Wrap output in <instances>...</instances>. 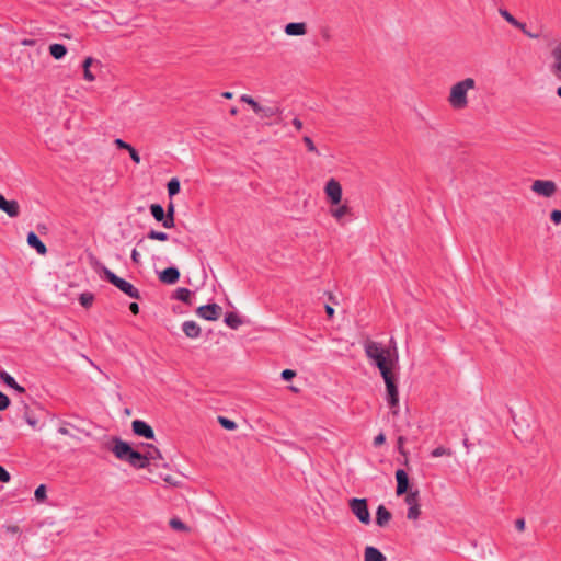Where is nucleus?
Instances as JSON below:
<instances>
[{
    "label": "nucleus",
    "mask_w": 561,
    "mask_h": 561,
    "mask_svg": "<svg viewBox=\"0 0 561 561\" xmlns=\"http://www.w3.org/2000/svg\"><path fill=\"white\" fill-rule=\"evenodd\" d=\"M366 356L374 362L379 369L387 390V401L392 409V414H398L399 392L392 367L398 363V354L392 356L390 350H386L379 343L367 340L364 343Z\"/></svg>",
    "instance_id": "nucleus-1"
},
{
    "label": "nucleus",
    "mask_w": 561,
    "mask_h": 561,
    "mask_svg": "<svg viewBox=\"0 0 561 561\" xmlns=\"http://www.w3.org/2000/svg\"><path fill=\"white\" fill-rule=\"evenodd\" d=\"M366 356L374 362L379 369L387 390V401L392 409V414H398L399 392L392 367L398 363V354L392 356L390 350H386L379 343L367 340L364 343Z\"/></svg>",
    "instance_id": "nucleus-2"
},
{
    "label": "nucleus",
    "mask_w": 561,
    "mask_h": 561,
    "mask_svg": "<svg viewBox=\"0 0 561 561\" xmlns=\"http://www.w3.org/2000/svg\"><path fill=\"white\" fill-rule=\"evenodd\" d=\"M106 448L111 450L117 459L128 462L136 469L150 468V462L147 461V457L133 449L127 442L122 440L119 437H112L111 444H108Z\"/></svg>",
    "instance_id": "nucleus-3"
},
{
    "label": "nucleus",
    "mask_w": 561,
    "mask_h": 561,
    "mask_svg": "<svg viewBox=\"0 0 561 561\" xmlns=\"http://www.w3.org/2000/svg\"><path fill=\"white\" fill-rule=\"evenodd\" d=\"M476 88V81L473 78H466L450 88L448 102L455 110H462L468 106L467 93L469 90Z\"/></svg>",
    "instance_id": "nucleus-4"
},
{
    "label": "nucleus",
    "mask_w": 561,
    "mask_h": 561,
    "mask_svg": "<svg viewBox=\"0 0 561 561\" xmlns=\"http://www.w3.org/2000/svg\"><path fill=\"white\" fill-rule=\"evenodd\" d=\"M100 274L103 278L110 282L112 285L117 287L128 297L134 299H140L139 290L129 282L118 277L115 273H113L110 268L104 265L100 266Z\"/></svg>",
    "instance_id": "nucleus-5"
},
{
    "label": "nucleus",
    "mask_w": 561,
    "mask_h": 561,
    "mask_svg": "<svg viewBox=\"0 0 561 561\" xmlns=\"http://www.w3.org/2000/svg\"><path fill=\"white\" fill-rule=\"evenodd\" d=\"M348 506L352 513L357 517V519L365 525L370 524V513L368 510V504L366 499H351L348 502Z\"/></svg>",
    "instance_id": "nucleus-6"
},
{
    "label": "nucleus",
    "mask_w": 561,
    "mask_h": 561,
    "mask_svg": "<svg viewBox=\"0 0 561 561\" xmlns=\"http://www.w3.org/2000/svg\"><path fill=\"white\" fill-rule=\"evenodd\" d=\"M324 193L331 205H340L342 201V186L339 181L333 178L330 179L324 186Z\"/></svg>",
    "instance_id": "nucleus-7"
},
{
    "label": "nucleus",
    "mask_w": 561,
    "mask_h": 561,
    "mask_svg": "<svg viewBox=\"0 0 561 561\" xmlns=\"http://www.w3.org/2000/svg\"><path fill=\"white\" fill-rule=\"evenodd\" d=\"M531 191L545 197H551L557 192V184L550 180H536L531 184Z\"/></svg>",
    "instance_id": "nucleus-8"
},
{
    "label": "nucleus",
    "mask_w": 561,
    "mask_h": 561,
    "mask_svg": "<svg viewBox=\"0 0 561 561\" xmlns=\"http://www.w3.org/2000/svg\"><path fill=\"white\" fill-rule=\"evenodd\" d=\"M222 308L217 304H208L199 306L196 314L208 321H216L221 314Z\"/></svg>",
    "instance_id": "nucleus-9"
},
{
    "label": "nucleus",
    "mask_w": 561,
    "mask_h": 561,
    "mask_svg": "<svg viewBox=\"0 0 561 561\" xmlns=\"http://www.w3.org/2000/svg\"><path fill=\"white\" fill-rule=\"evenodd\" d=\"M131 430L135 435L147 438L154 439V432L152 427L145 421L135 420L131 423Z\"/></svg>",
    "instance_id": "nucleus-10"
},
{
    "label": "nucleus",
    "mask_w": 561,
    "mask_h": 561,
    "mask_svg": "<svg viewBox=\"0 0 561 561\" xmlns=\"http://www.w3.org/2000/svg\"><path fill=\"white\" fill-rule=\"evenodd\" d=\"M0 209L4 211L9 217L14 218L20 214L19 203L14 199H7L0 194Z\"/></svg>",
    "instance_id": "nucleus-11"
},
{
    "label": "nucleus",
    "mask_w": 561,
    "mask_h": 561,
    "mask_svg": "<svg viewBox=\"0 0 561 561\" xmlns=\"http://www.w3.org/2000/svg\"><path fill=\"white\" fill-rule=\"evenodd\" d=\"M396 480H397V489L396 494L401 496L405 494L409 490V476L403 469H398L396 471Z\"/></svg>",
    "instance_id": "nucleus-12"
},
{
    "label": "nucleus",
    "mask_w": 561,
    "mask_h": 561,
    "mask_svg": "<svg viewBox=\"0 0 561 561\" xmlns=\"http://www.w3.org/2000/svg\"><path fill=\"white\" fill-rule=\"evenodd\" d=\"M179 278L180 271L174 266L167 267L159 273V280L163 284L173 285Z\"/></svg>",
    "instance_id": "nucleus-13"
},
{
    "label": "nucleus",
    "mask_w": 561,
    "mask_h": 561,
    "mask_svg": "<svg viewBox=\"0 0 561 561\" xmlns=\"http://www.w3.org/2000/svg\"><path fill=\"white\" fill-rule=\"evenodd\" d=\"M553 62L550 66L551 72L561 81V42L552 49Z\"/></svg>",
    "instance_id": "nucleus-14"
},
{
    "label": "nucleus",
    "mask_w": 561,
    "mask_h": 561,
    "mask_svg": "<svg viewBox=\"0 0 561 561\" xmlns=\"http://www.w3.org/2000/svg\"><path fill=\"white\" fill-rule=\"evenodd\" d=\"M284 32L288 36H304L307 34V24L305 22H290L285 25Z\"/></svg>",
    "instance_id": "nucleus-15"
},
{
    "label": "nucleus",
    "mask_w": 561,
    "mask_h": 561,
    "mask_svg": "<svg viewBox=\"0 0 561 561\" xmlns=\"http://www.w3.org/2000/svg\"><path fill=\"white\" fill-rule=\"evenodd\" d=\"M391 513L385 505H379L376 511V524L379 527H386L391 520Z\"/></svg>",
    "instance_id": "nucleus-16"
},
{
    "label": "nucleus",
    "mask_w": 561,
    "mask_h": 561,
    "mask_svg": "<svg viewBox=\"0 0 561 561\" xmlns=\"http://www.w3.org/2000/svg\"><path fill=\"white\" fill-rule=\"evenodd\" d=\"M184 334L190 339H197L201 335V327L195 321H185L182 324Z\"/></svg>",
    "instance_id": "nucleus-17"
},
{
    "label": "nucleus",
    "mask_w": 561,
    "mask_h": 561,
    "mask_svg": "<svg viewBox=\"0 0 561 561\" xmlns=\"http://www.w3.org/2000/svg\"><path fill=\"white\" fill-rule=\"evenodd\" d=\"M58 433H60L61 435H67V436H70L71 438H75V439H80V434H83V431L80 430L79 427H77L76 425L71 424V423H64L59 428H58Z\"/></svg>",
    "instance_id": "nucleus-18"
},
{
    "label": "nucleus",
    "mask_w": 561,
    "mask_h": 561,
    "mask_svg": "<svg viewBox=\"0 0 561 561\" xmlns=\"http://www.w3.org/2000/svg\"><path fill=\"white\" fill-rule=\"evenodd\" d=\"M364 557L367 561H387L386 556L373 546H367L365 548Z\"/></svg>",
    "instance_id": "nucleus-19"
},
{
    "label": "nucleus",
    "mask_w": 561,
    "mask_h": 561,
    "mask_svg": "<svg viewBox=\"0 0 561 561\" xmlns=\"http://www.w3.org/2000/svg\"><path fill=\"white\" fill-rule=\"evenodd\" d=\"M146 446L148 447V450L144 455L147 457V461L150 462V467H159V463H152V461L162 460L160 450L151 444H147Z\"/></svg>",
    "instance_id": "nucleus-20"
},
{
    "label": "nucleus",
    "mask_w": 561,
    "mask_h": 561,
    "mask_svg": "<svg viewBox=\"0 0 561 561\" xmlns=\"http://www.w3.org/2000/svg\"><path fill=\"white\" fill-rule=\"evenodd\" d=\"M173 298L192 306V291L187 288L180 287L174 291Z\"/></svg>",
    "instance_id": "nucleus-21"
},
{
    "label": "nucleus",
    "mask_w": 561,
    "mask_h": 561,
    "mask_svg": "<svg viewBox=\"0 0 561 561\" xmlns=\"http://www.w3.org/2000/svg\"><path fill=\"white\" fill-rule=\"evenodd\" d=\"M279 112H280V110H279L278 106H274V105H272V106H263V105H260V107L256 111V114L261 118H270V117H273V116L277 115Z\"/></svg>",
    "instance_id": "nucleus-22"
},
{
    "label": "nucleus",
    "mask_w": 561,
    "mask_h": 561,
    "mask_svg": "<svg viewBox=\"0 0 561 561\" xmlns=\"http://www.w3.org/2000/svg\"><path fill=\"white\" fill-rule=\"evenodd\" d=\"M225 323L233 329V330H237L242 323V319L240 318V316L236 312H228L226 316H225V319H224Z\"/></svg>",
    "instance_id": "nucleus-23"
},
{
    "label": "nucleus",
    "mask_w": 561,
    "mask_h": 561,
    "mask_svg": "<svg viewBox=\"0 0 561 561\" xmlns=\"http://www.w3.org/2000/svg\"><path fill=\"white\" fill-rule=\"evenodd\" d=\"M330 214L333 218H335L337 221H342V219L351 214V208L346 204L340 205L336 208L330 209Z\"/></svg>",
    "instance_id": "nucleus-24"
},
{
    "label": "nucleus",
    "mask_w": 561,
    "mask_h": 561,
    "mask_svg": "<svg viewBox=\"0 0 561 561\" xmlns=\"http://www.w3.org/2000/svg\"><path fill=\"white\" fill-rule=\"evenodd\" d=\"M49 53L55 59H61L67 54V48L62 44H51Z\"/></svg>",
    "instance_id": "nucleus-25"
},
{
    "label": "nucleus",
    "mask_w": 561,
    "mask_h": 561,
    "mask_svg": "<svg viewBox=\"0 0 561 561\" xmlns=\"http://www.w3.org/2000/svg\"><path fill=\"white\" fill-rule=\"evenodd\" d=\"M93 62H98L96 60H94L92 57H88L84 59L83 64H82V67H83V77L85 80L88 81H94L95 77L94 75L91 72L90 70V67Z\"/></svg>",
    "instance_id": "nucleus-26"
},
{
    "label": "nucleus",
    "mask_w": 561,
    "mask_h": 561,
    "mask_svg": "<svg viewBox=\"0 0 561 561\" xmlns=\"http://www.w3.org/2000/svg\"><path fill=\"white\" fill-rule=\"evenodd\" d=\"M167 188H168V194H169L170 197H173L174 195L179 194L180 188H181V184H180L179 179L178 178H172L168 182Z\"/></svg>",
    "instance_id": "nucleus-27"
},
{
    "label": "nucleus",
    "mask_w": 561,
    "mask_h": 561,
    "mask_svg": "<svg viewBox=\"0 0 561 561\" xmlns=\"http://www.w3.org/2000/svg\"><path fill=\"white\" fill-rule=\"evenodd\" d=\"M150 213L157 221L164 219V209L160 204H151Z\"/></svg>",
    "instance_id": "nucleus-28"
},
{
    "label": "nucleus",
    "mask_w": 561,
    "mask_h": 561,
    "mask_svg": "<svg viewBox=\"0 0 561 561\" xmlns=\"http://www.w3.org/2000/svg\"><path fill=\"white\" fill-rule=\"evenodd\" d=\"M147 238L150 240L167 241L169 239V236L163 231L150 230L147 233Z\"/></svg>",
    "instance_id": "nucleus-29"
},
{
    "label": "nucleus",
    "mask_w": 561,
    "mask_h": 561,
    "mask_svg": "<svg viewBox=\"0 0 561 561\" xmlns=\"http://www.w3.org/2000/svg\"><path fill=\"white\" fill-rule=\"evenodd\" d=\"M169 525L172 529L179 531H187L188 527L179 518H171Z\"/></svg>",
    "instance_id": "nucleus-30"
},
{
    "label": "nucleus",
    "mask_w": 561,
    "mask_h": 561,
    "mask_svg": "<svg viewBox=\"0 0 561 561\" xmlns=\"http://www.w3.org/2000/svg\"><path fill=\"white\" fill-rule=\"evenodd\" d=\"M218 422L225 430L234 431L237 428V423L225 416H218Z\"/></svg>",
    "instance_id": "nucleus-31"
},
{
    "label": "nucleus",
    "mask_w": 561,
    "mask_h": 561,
    "mask_svg": "<svg viewBox=\"0 0 561 561\" xmlns=\"http://www.w3.org/2000/svg\"><path fill=\"white\" fill-rule=\"evenodd\" d=\"M93 300H94V296L93 294L91 293H82L79 297V301L80 304L85 307V308H89L92 306L93 304Z\"/></svg>",
    "instance_id": "nucleus-32"
},
{
    "label": "nucleus",
    "mask_w": 561,
    "mask_h": 561,
    "mask_svg": "<svg viewBox=\"0 0 561 561\" xmlns=\"http://www.w3.org/2000/svg\"><path fill=\"white\" fill-rule=\"evenodd\" d=\"M453 451L449 448H446L444 446H438L435 449L432 450L431 456L434 458L442 457V456H451Z\"/></svg>",
    "instance_id": "nucleus-33"
},
{
    "label": "nucleus",
    "mask_w": 561,
    "mask_h": 561,
    "mask_svg": "<svg viewBox=\"0 0 561 561\" xmlns=\"http://www.w3.org/2000/svg\"><path fill=\"white\" fill-rule=\"evenodd\" d=\"M405 503L410 506L420 505L419 491H413L407 494Z\"/></svg>",
    "instance_id": "nucleus-34"
},
{
    "label": "nucleus",
    "mask_w": 561,
    "mask_h": 561,
    "mask_svg": "<svg viewBox=\"0 0 561 561\" xmlns=\"http://www.w3.org/2000/svg\"><path fill=\"white\" fill-rule=\"evenodd\" d=\"M421 515V506L413 505L408 508L407 517L408 519L416 520Z\"/></svg>",
    "instance_id": "nucleus-35"
},
{
    "label": "nucleus",
    "mask_w": 561,
    "mask_h": 561,
    "mask_svg": "<svg viewBox=\"0 0 561 561\" xmlns=\"http://www.w3.org/2000/svg\"><path fill=\"white\" fill-rule=\"evenodd\" d=\"M240 101L249 104L255 113L261 105L259 102H256L252 96L248 94L241 95Z\"/></svg>",
    "instance_id": "nucleus-36"
},
{
    "label": "nucleus",
    "mask_w": 561,
    "mask_h": 561,
    "mask_svg": "<svg viewBox=\"0 0 561 561\" xmlns=\"http://www.w3.org/2000/svg\"><path fill=\"white\" fill-rule=\"evenodd\" d=\"M499 13L511 25L514 26V24L517 23V19H515L507 10L500 8Z\"/></svg>",
    "instance_id": "nucleus-37"
},
{
    "label": "nucleus",
    "mask_w": 561,
    "mask_h": 561,
    "mask_svg": "<svg viewBox=\"0 0 561 561\" xmlns=\"http://www.w3.org/2000/svg\"><path fill=\"white\" fill-rule=\"evenodd\" d=\"M514 27H516V28L520 30V31H522V32H523L527 37H529V38H538V37H539V35H538V34H535V33L529 32V31L526 28V24H525V23H523V22H519L518 20H517V23H516V24H514Z\"/></svg>",
    "instance_id": "nucleus-38"
},
{
    "label": "nucleus",
    "mask_w": 561,
    "mask_h": 561,
    "mask_svg": "<svg viewBox=\"0 0 561 561\" xmlns=\"http://www.w3.org/2000/svg\"><path fill=\"white\" fill-rule=\"evenodd\" d=\"M302 141L305 142V145H306V147H307L308 151L313 152V153H316L317 156H320V152L318 151V149H317V147H316L314 142L312 141V139H311L309 136H305V137L302 138Z\"/></svg>",
    "instance_id": "nucleus-39"
},
{
    "label": "nucleus",
    "mask_w": 561,
    "mask_h": 561,
    "mask_svg": "<svg viewBox=\"0 0 561 561\" xmlns=\"http://www.w3.org/2000/svg\"><path fill=\"white\" fill-rule=\"evenodd\" d=\"M0 377L2 378V380L9 386V387H16V381L15 379L9 375L8 373H1Z\"/></svg>",
    "instance_id": "nucleus-40"
},
{
    "label": "nucleus",
    "mask_w": 561,
    "mask_h": 561,
    "mask_svg": "<svg viewBox=\"0 0 561 561\" xmlns=\"http://www.w3.org/2000/svg\"><path fill=\"white\" fill-rule=\"evenodd\" d=\"M159 222H161L162 226L168 229L173 228L175 225L174 217H172L171 215H165L164 219L160 220Z\"/></svg>",
    "instance_id": "nucleus-41"
},
{
    "label": "nucleus",
    "mask_w": 561,
    "mask_h": 561,
    "mask_svg": "<svg viewBox=\"0 0 561 561\" xmlns=\"http://www.w3.org/2000/svg\"><path fill=\"white\" fill-rule=\"evenodd\" d=\"M10 404V399L7 394L0 391V411L5 410Z\"/></svg>",
    "instance_id": "nucleus-42"
},
{
    "label": "nucleus",
    "mask_w": 561,
    "mask_h": 561,
    "mask_svg": "<svg viewBox=\"0 0 561 561\" xmlns=\"http://www.w3.org/2000/svg\"><path fill=\"white\" fill-rule=\"evenodd\" d=\"M23 409H24V420L26 421L27 424H30L31 426H35V419H33L30 413H28V407L23 403Z\"/></svg>",
    "instance_id": "nucleus-43"
},
{
    "label": "nucleus",
    "mask_w": 561,
    "mask_h": 561,
    "mask_svg": "<svg viewBox=\"0 0 561 561\" xmlns=\"http://www.w3.org/2000/svg\"><path fill=\"white\" fill-rule=\"evenodd\" d=\"M550 219L553 224H561V209H554L550 214Z\"/></svg>",
    "instance_id": "nucleus-44"
},
{
    "label": "nucleus",
    "mask_w": 561,
    "mask_h": 561,
    "mask_svg": "<svg viewBox=\"0 0 561 561\" xmlns=\"http://www.w3.org/2000/svg\"><path fill=\"white\" fill-rule=\"evenodd\" d=\"M46 499V485L41 484L37 486V503L43 502Z\"/></svg>",
    "instance_id": "nucleus-45"
},
{
    "label": "nucleus",
    "mask_w": 561,
    "mask_h": 561,
    "mask_svg": "<svg viewBox=\"0 0 561 561\" xmlns=\"http://www.w3.org/2000/svg\"><path fill=\"white\" fill-rule=\"evenodd\" d=\"M282 378L286 381L291 380L296 376V371L293 369H284L280 374Z\"/></svg>",
    "instance_id": "nucleus-46"
},
{
    "label": "nucleus",
    "mask_w": 561,
    "mask_h": 561,
    "mask_svg": "<svg viewBox=\"0 0 561 561\" xmlns=\"http://www.w3.org/2000/svg\"><path fill=\"white\" fill-rule=\"evenodd\" d=\"M114 144L118 149H125L127 151L133 147L121 138L115 139Z\"/></svg>",
    "instance_id": "nucleus-47"
},
{
    "label": "nucleus",
    "mask_w": 561,
    "mask_h": 561,
    "mask_svg": "<svg viewBox=\"0 0 561 561\" xmlns=\"http://www.w3.org/2000/svg\"><path fill=\"white\" fill-rule=\"evenodd\" d=\"M10 479H11V476L8 472V470L4 467L0 466V481L1 482H9Z\"/></svg>",
    "instance_id": "nucleus-48"
},
{
    "label": "nucleus",
    "mask_w": 561,
    "mask_h": 561,
    "mask_svg": "<svg viewBox=\"0 0 561 561\" xmlns=\"http://www.w3.org/2000/svg\"><path fill=\"white\" fill-rule=\"evenodd\" d=\"M128 152H129V156H130L131 160H133L135 163H139V162H140V156H139L138 151H137L134 147H131V148L128 150Z\"/></svg>",
    "instance_id": "nucleus-49"
},
{
    "label": "nucleus",
    "mask_w": 561,
    "mask_h": 561,
    "mask_svg": "<svg viewBox=\"0 0 561 561\" xmlns=\"http://www.w3.org/2000/svg\"><path fill=\"white\" fill-rule=\"evenodd\" d=\"M405 442V438L403 436L398 437V450L401 455L407 456V451L404 450L403 444Z\"/></svg>",
    "instance_id": "nucleus-50"
},
{
    "label": "nucleus",
    "mask_w": 561,
    "mask_h": 561,
    "mask_svg": "<svg viewBox=\"0 0 561 561\" xmlns=\"http://www.w3.org/2000/svg\"><path fill=\"white\" fill-rule=\"evenodd\" d=\"M386 442V436L383 433H379L375 438H374V445L375 446H380L382 445L383 443Z\"/></svg>",
    "instance_id": "nucleus-51"
},
{
    "label": "nucleus",
    "mask_w": 561,
    "mask_h": 561,
    "mask_svg": "<svg viewBox=\"0 0 561 561\" xmlns=\"http://www.w3.org/2000/svg\"><path fill=\"white\" fill-rule=\"evenodd\" d=\"M37 253L43 254V255L47 253L46 245L38 238H37Z\"/></svg>",
    "instance_id": "nucleus-52"
},
{
    "label": "nucleus",
    "mask_w": 561,
    "mask_h": 561,
    "mask_svg": "<svg viewBox=\"0 0 561 561\" xmlns=\"http://www.w3.org/2000/svg\"><path fill=\"white\" fill-rule=\"evenodd\" d=\"M27 243L31 248L35 249V231H30L27 234Z\"/></svg>",
    "instance_id": "nucleus-53"
},
{
    "label": "nucleus",
    "mask_w": 561,
    "mask_h": 561,
    "mask_svg": "<svg viewBox=\"0 0 561 561\" xmlns=\"http://www.w3.org/2000/svg\"><path fill=\"white\" fill-rule=\"evenodd\" d=\"M515 527L518 531H524L525 530V519L524 518L516 519Z\"/></svg>",
    "instance_id": "nucleus-54"
},
{
    "label": "nucleus",
    "mask_w": 561,
    "mask_h": 561,
    "mask_svg": "<svg viewBox=\"0 0 561 561\" xmlns=\"http://www.w3.org/2000/svg\"><path fill=\"white\" fill-rule=\"evenodd\" d=\"M130 256H131V260H133V262H134V263H136V264H139V263H140V254H139V252L137 251V249H134V250L131 251V255H130Z\"/></svg>",
    "instance_id": "nucleus-55"
},
{
    "label": "nucleus",
    "mask_w": 561,
    "mask_h": 561,
    "mask_svg": "<svg viewBox=\"0 0 561 561\" xmlns=\"http://www.w3.org/2000/svg\"><path fill=\"white\" fill-rule=\"evenodd\" d=\"M174 214H175V206L172 202H170L167 207V211H164V215H171L172 217H174Z\"/></svg>",
    "instance_id": "nucleus-56"
},
{
    "label": "nucleus",
    "mask_w": 561,
    "mask_h": 561,
    "mask_svg": "<svg viewBox=\"0 0 561 561\" xmlns=\"http://www.w3.org/2000/svg\"><path fill=\"white\" fill-rule=\"evenodd\" d=\"M387 350H390V354H391L392 356H394L396 354H398V353H397L396 342H394V340H393V339H390V345H389V347H388Z\"/></svg>",
    "instance_id": "nucleus-57"
},
{
    "label": "nucleus",
    "mask_w": 561,
    "mask_h": 561,
    "mask_svg": "<svg viewBox=\"0 0 561 561\" xmlns=\"http://www.w3.org/2000/svg\"><path fill=\"white\" fill-rule=\"evenodd\" d=\"M321 36L323 39L329 41L331 38L330 30L328 27H323L321 30Z\"/></svg>",
    "instance_id": "nucleus-58"
},
{
    "label": "nucleus",
    "mask_w": 561,
    "mask_h": 561,
    "mask_svg": "<svg viewBox=\"0 0 561 561\" xmlns=\"http://www.w3.org/2000/svg\"><path fill=\"white\" fill-rule=\"evenodd\" d=\"M324 309H325V313H327L328 318L332 319L334 316V312H335L333 307H331L330 305H325Z\"/></svg>",
    "instance_id": "nucleus-59"
},
{
    "label": "nucleus",
    "mask_w": 561,
    "mask_h": 561,
    "mask_svg": "<svg viewBox=\"0 0 561 561\" xmlns=\"http://www.w3.org/2000/svg\"><path fill=\"white\" fill-rule=\"evenodd\" d=\"M162 479H163L168 484H170V485H174V486H175V485H178V484H179V482H178V481H175V480L173 479V477H171V476H169V474H168V476H165V477H163Z\"/></svg>",
    "instance_id": "nucleus-60"
},
{
    "label": "nucleus",
    "mask_w": 561,
    "mask_h": 561,
    "mask_svg": "<svg viewBox=\"0 0 561 561\" xmlns=\"http://www.w3.org/2000/svg\"><path fill=\"white\" fill-rule=\"evenodd\" d=\"M291 124L294 125V127H295L297 130L302 129V126H304V125H302V122H301L299 118L295 117V118L293 119Z\"/></svg>",
    "instance_id": "nucleus-61"
},
{
    "label": "nucleus",
    "mask_w": 561,
    "mask_h": 561,
    "mask_svg": "<svg viewBox=\"0 0 561 561\" xmlns=\"http://www.w3.org/2000/svg\"><path fill=\"white\" fill-rule=\"evenodd\" d=\"M129 310L133 314H138L139 313V306L137 302H131L129 305Z\"/></svg>",
    "instance_id": "nucleus-62"
},
{
    "label": "nucleus",
    "mask_w": 561,
    "mask_h": 561,
    "mask_svg": "<svg viewBox=\"0 0 561 561\" xmlns=\"http://www.w3.org/2000/svg\"><path fill=\"white\" fill-rule=\"evenodd\" d=\"M137 247L141 248L142 250H146V249H147V245H146V243H145V239H144V238H141V239H139V240H138V242H137Z\"/></svg>",
    "instance_id": "nucleus-63"
},
{
    "label": "nucleus",
    "mask_w": 561,
    "mask_h": 561,
    "mask_svg": "<svg viewBox=\"0 0 561 561\" xmlns=\"http://www.w3.org/2000/svg\"><path fill=\"white\" fill-rule=\"evenodd\" d=\"M221 95H222V98L228 99V100L233 98V93L229 92V91L224 92Z\"/></svg>",
    "instance_id": "nucleus-64"
}]
</instances>
